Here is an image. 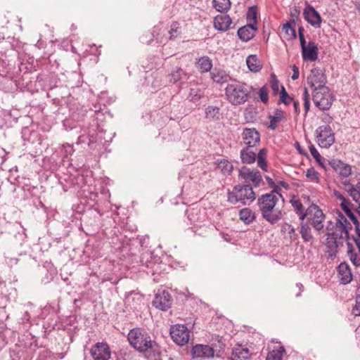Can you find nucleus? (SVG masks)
Wrapping results in <instances>:
<instances>
[{"mask_svg":"<svg viewBox=\"0 0 360 360\" xmlns=\"http://www.w3.org/2000/svg\"><path fill=\"white\" fill-rule=\"evenodd\" d=\"M213 6L219 12L227 11L231 7L230 0H213Z\"/></svg>","mask_w":360,"mask_h":360,"instance_id":"obj_35","label":"nucleus"},{"mask_svg":"<svg viewBox=\"0 0 360 360\" xmlns=\"http://www.w3.org/2000/svg\"><path fill=\"white\" fill-rule=\"evenodd\" d=\"M270 83H271V87L274 93L276 94L279 90V84H278V79H276V77L274 75H271V79Z\"/></svg>","mask_w":360,"mask_h":360,"instance_id":"obj_50","label":"nucleus"},{"mask_svg":"<svg viewBox=\"0 0 360 360\" xmlns=\"http://www.w3.org/2000/svg\"><path fill=\"white\" fill-rule=\"evenodd\" d=\"M296 285L299 289V292L296 294V297H298L301 295L302 292L304 290V286L301 283H297Z\"/></svg>","mask_w":360,"mask_h":360,"instance_id":"obj_55","label":"nucleus"},{"mask_svg":"<svg viewBox=\"0 0 360 360\" xmlns=\"http://www.w3.org/2000/svg\"><path fill=\"white\" fill-rule=\"evenodd\" d=\"M338 271L341 283L346 285L352 280L351 269L345 262L341 263L338 267Z\"/></svg>","mask_w":360,"mask_h":360,"instance_id":"obj_24","label":"nucleus"},{"mask_svg":"<svg viewBox=\"0 0 360 360\" xmlns=\"http://www.w3.org/2000/svg\"><path fill=\"white\" fill-rule=\"evenodd\" d=\"M239 177L247 184H252L254 187H258L262 181V177L257 169H251L247 167H243L239 170Z\"/></svg>","mask_w":360,"mask_h":360,"instance_id":"obj_11","label":"nucleus"},{"mask_svg":"<svg viewBox=\"0 0 360 360\" xmlns=\"http://www.w3.org/2000/svg\"><path fill=\"white\" fill-rule=\"evenodd\" d=\"M338 172V174L343 177L347 178L352 174V168L350 165L344 163Z\"/></svg>","mask_w":360,"mask_h":360,"instance_id":"obj_43","label":"nucleus"},{"mask_svg":"<svg viewBox=\"0 0 360 360\" xmlns=\"http://www.w3.org/2000/svg\"><path fill=\"white\" fill-rule=\"evenodd\" d=\"M352 228L351 223L342 214H339V217L335 221H328L324 244L330 256L335 255L338 248L342 245L345 240H348L349 231Z\"/></svg>","mask_w":360,"mask_h":360,"instance_id":"obj_1","label":"nucleus"},{"mask_svg":"<svg viewBox=\"0 0 360 360\" xmlns=\"http://www.w3.org/2000/svg\"><path fill=\"white\" fill-rule=\"evenodd\" d=\"M266 179L269 186H271V187L274 186L275 183H274V181H273V179L271 177L266 176Z\"/></svg>","mask_w":360,"mask_h":360,"instance_id":"obj_57","label":"nucleus"},{"mask_svg":"<svg viewBox=\"0 0 360 360\" xmlns=\"http://www.w3.org/2000/svg\"><path fill=\"white\" fill-rule=\"evenodd\" d=\"M257 30V26L247 24L238 29V36L243 41H248L255 37Z\"/></svg>","mask_w":360,"mask_h":360,"instance_id":"obj_21","label":"nucleus"},{"mask_svg":"<svg viewBox=\"0 0 360 360\" xmlns=\"http://www.w3.org/2000/svg\"><path fill=\"white\" fill-rule=\"evenodd\" d=\"M197 65L201 72H208L211 70L212 66V60L208 57L204 56L198 60Z\"/></svg>","mask_w":360,"mask_h":360,"instance_id":"obj_34","label":"nucleus"},{"mask_svg":"<svg viewBox=\"0 0 360 360\" xmlns=\"http://www.w3.org/2000/svg\"><path fill=\"white\" fill-rule=\"evenodd\" d=\"M246 64L251 72H257L262 69V64L256 55L248 56Z\"/></svg>","mask_w":360,"mask_h":360,"instance_id":"obj_29","label":"nucleus"},{"mask_svg":"<svg viewBox=\"0 0 360 360\" xmlns=\"http://www.w3.org/2000/svg\"><path fill=\"white\" fill-rule=\"evenodd\" d=\"M347 255L352 264L356 267H360V243L356 241L357 250H355L353 245L347 242Z\"/></svg>","mask_w":360,"mask_h":360,"instance_id":"obj_23","label":"nucleus"},{"mask_svg":"<svg viewBox=\"0 0 360 360\" xmlns=\"http://www.w3.org/2000/svg\"><path fill=\"white\" fill-rule=\"evenodd\" d=\"M284 117V112L281 109H276L273 115L269 116V119L270 120L269 128L273 130L276 129L278 126V123L283 120Z\"/></svg>","mask_w":360,"mask_h":360,"instance_id":"obj_28","label":"nucleus"},{"mask_svg":"<svg viewBox=\"0 0 360 360\" xmlns=\"http://www.w3.org/2000/svg\"><path fill=\"white\" fill-rule=\"evenodd\" d=\"M232 20L228 15H217L214 19V27L215 29L225 32L230 28Z\"/></svg>","mask_w":360,"mask_h":360,"instance_id":"obj_22","label":"nucleus"},{"mask_svg":"<svg viewBox=\"0 0 360 360\" xmlns=\"http://www.w3.org/2000/svg\"><path fill=\"white\" fill-rule=\"evenodd\" d=\"M258 94H259V97L262 103H264L265 104L268 103V101H269V91H268V88L266 86H264L259 89Z\"/></svg>","mask_w":360,"mask_h":360,"instance_id":"obj_44","label":"nucleus"},{"mask_svg":"<svg viewBox=\"0 0 360 360\" xmlns=\"http://www.w3.org/2000/svg\"><path fill=\"white\" fill-rule=\"evenodd\" d=\"M172 297L166 290L159 291L155 297L153 304L158 309L165 311L172 305Z\"/></svg>","mask_w":360,"mask_h":360,"instance_id":"obj_15","label":"nucleus"},{"mask_svg":"<svg viewBox=\"0 0 360 360\" xmlns=\"http://www.w3.org/2000/svg\"><path fill=\"white\" fill-rule=\"evenodd\" d=\"M170 82L176 83L182 79H187V74L180 68H176L170 74Z\"/></svg>","mask_w":360,"mask_h":360,"instance_id":"obj_33","label":"nucleus"},{"mask_svg":"<svg viewBox=\"0 0 360 360\" xmlns=\"http://www.w3.org/2000/svg\"><path fill=\"white\" fill-rule=\"evenodd\" d=\"M91 355L94 360H108L110 350L106 343L98 342L91 349Z\"/></svg>","mask_w":360,"mask_h":360,"instance_id":"obj_16","label":"nucleus"},{"mask_svg":"<svg viewBox=\"0 0 360 360\" xmlns=\"http://www.w3.org/2000/svg\"><path fill=\"white\" fill-rule=\"evenodd\" d=\"M329 165L336 172H338L340 167L342 166L344 162L338 159H333L329 161Z\"/></svg>","mask_w":360,"mask_h":360,"instance_id":"obj_47","label":"nucleus"},{"mask_svg":"<svg viewBox=\"0 0 360 360\" xmlns=\"http://www.w3.org/2000/svg\"><path fill=\"white\" fill-rule=\"evenodd\" d=\"M292 75L291 76V78L292 80H296L299 78V75H300V73H299V68L295 65H292Z\"/></svg>","mask_w":360,"mask_h":360,"instance_id":"obj_54","label":"nucleus"},{"mask_svg":"<svg viewBox=\"0 0 360 360\" xmlns=\"http://www.w3.org/2000/svg\"><path fill=\"white\" fill-rule=\"evenodd\" d=\"M254 147H244L240 152V158L243 164H252L257 160V165L264 171H267L266 158L267 150L262 148L257 154L253 150Z\"/></svg>","mask_w":360,"mask_h":360,"instance_id":"obj_6","label":"nucleus"},{"mask_svg":"<svg viewBox=\"0 0 360 360\" xmlns=\"http://www.w3.org/2000/svg\"><path fill=\"white\" fill-rule=\"evenodd\" d=\"M304 19L314 27H321V18L319 13L311 6H307L303 12Z\"/></svg>","mask_w":360,"mask_h":360,"instance_id":"obj_18","label":"nucleus"},{"mask_svg":"<svg viewBox=\"0 0 360 360\" xmlns=\"http://www.w3.org/2000/svg\"><path fill=\"white\" fill-rule=\"evenodd\" d=\"M308 96H309V95H308L307 89V88H304V89L303 100H304V108L305 114L307 113V112L309 110V107H310V103H309Z\"/></svg>","mask_w":360,"mask_h":360,"instance_id":"obj_48","label":"nucleus"},{"mask_svg":"<svg viewBox=\"0 0 360 360\" xmlns=\"http://www.w3.org/2000/svg\"><path fill=\"white\" fill-rule=\"evenodd\" d=\"M307 82L311 87L326 86V77L321 69L314 68L311 69V73L307 77Z\"/></svg>","mask_w":360,"mask_h":360,"instance_id":"obj_14","label":"nucleus"},{"mask_svg":"<svg viewBox=\"0 0 360 360\" xmlns=\"http://www.w3.org/2000/svg\"><path fill=\"white\" fill-rule=\"evenodd\" d=\"M309 149L310 151L311 155L313 156V158L316 160V161L324 169H326V167L325 166L324 163L322 162V157L315 148L314 145H310L309 146Z\"/></svg>","mask_w":360,"mask_h":360,"instance_id":"obj_40","label":"nucleus"},{"mask_svg":"<svg viewBox=\"0 0 360 360\" xmlns=\"http://www.w3.org/2000/svg\"><path fill=\"white\" fill-rule=\"evenodd\" d=\"M193 357L196 358H210L214 354L213 348L209 345H198L193 347L192 349Z\"/></svg>","mask_w":360,"mask_h":360,"instance_id":"obj_20","label":"nucleus"},{"mask_svg":"<svg viewBox=\"0 0 360 360\" xmlns=\"http://www.w3.org/2000/svg\"><path fill=\"white\" fill-rule=\"evenodd\" d=\"M293 105H294L295 112H298V103L297 101H294Z\"/></svg>","mask_w":360,"mask_h":360,"instance_id":"obj_58","label":"nucleus"},{"mask_svg":"<svg viewBox=\"0 0 360 360\" xmlns=\"http://www.w3.org/2000/svg\"><path fill=\"white\" fill-rule=\"evenodd\" d=\"M285 349L283 347H279L277 349H274L269 352L266 360H281Z\"/></svg>","mask_w":360,"mask_h":360,"instance_id":"obj_38","label":"nucleus"},{"mask_svg":"<svg viewBox=\"0 0 360 360\" xmlns=\"http://www.w3.org/2000/svg\"><path fill=\"white\" fill-rule=\"evenodd\" d=\"M250 353L248 349L243 348L241 346L235 347L229 357L230 360H248Z\"/></svg>","mask_w":360,"mask_h":360,"instance_id":"obj_25","label":"nucleus"},{"mask_svg":"<svg viewBox=\"0 0 360 360\" xmlns=\"http://www.w3.org/2000/svg\"><path fill=\"white\" fill-rule=\"evenodd\" d=\"M225 92L229 103L234 105H240L247 101L250 90L246 84L238 82L229 84Z\"/></svg>","mask_w":360,"mask_h":360,"instance_id":"obj_4","label":"nucleus"},{"mask_svg":"<svg viewBox=\"0 0 360 360\" xmlns=\"http://www.w3.org/2000/svg\"><path fill=\"white\" fill-rule=\"evenodd\" d=\"M211 77L214 82L219 84L227 82L231 79L229 75L222 70H214L211 72Z\"/></svg>","mask_w":360,"mask_h":360,"instance_id":"obj_27","label":"nucleus"},{"mask_svg":"<svg viewBox=\"0 0 360 360\" xmlns=\"http://www.w3.org/2000/svg\"><path fill=\"white\" fill-rule=\"evenodd\" d=\"M283 31L289 37V38H295L296 32L295 30L291 26L289 22L284 24L282 27Z\"/></svg>","mask_w":360,"mask_h":360,"instance_id":"obj_45","label":"nucleus"},{"mask_svg":"<svg viewBox=\"0 0 360 360\" xmlns=\"http://www.w3.org/2000/svg\"><path fill=\"white\" fill-rule=\"evenodd\" d=\"M352 314L355 316H360V295L356 296L355 304L352 308Z\"/></svg>","mask_w":360,"mask_h":360,"instance_id":"obj_49","label":"nucleus"},{"mask_svg":"<svg viewBox=\"0 0 360 360\" xmlns=\"http://www.w3.org/2000/svg\"><path fill=\"white\" fill-rule=\"evenodd\" d=\"M178 28H179L178 23L176 22H173L171 26V29L169 31V33L170 35L169 36L170 39H172L176 37Z\"/></svg>","mask_w":360,"mask_h":360,"instance_id":"obj_52","label":"nucleus"},{"mask_svg":"<svg viewBox=\"0 0 360 360\" xmlns=\"http://www.w3.org/2000/svg\"><path fill=\"white\" fill-rule=\"evenodd\" d=\"M333 195L340 202V205L344 212H348L349 210L353 209L354 205L352 202L346 198L340 191L334 190Z\"/></svg>","mask_w":360,"mask_h":360,"instance_id":"obj_26","label":"nucleus"},{"mask_svg":"<svg viewBox=\"0 0 360 360\" xmlns=\"http://www.w3.org/2000/svg\"><path fill=\"white\" fill-rule=\"evenodd\" d=\"M341 184L345 191L349 194L356 205V210L360 216V181L352 184L348 179L342 180Z\"/></svg>","mask_w":360,"mask_h":360,"instance_id":"obj_12","label":"nucleus"},{"mask_svg":"<svg viewBox=\"0 0 360 360\" xmlns=\"http://www.w3.org/2000/svg\"><path fill=\"white\" fill-rule=\"evenodd\" d=\"M296 144H297V148L299 150L300 153L303 154L302 150H301L300 144L298 143H297Z\"/></svg>","mask_w":360,"mask_h":360,"instance_id":"obj_59","label":"nucleus"},{"mask_svg":"<svg viewBox=\"0 0 360 360\" xmlns=\"http://www.w3.org/2000/svg\"><path fill=\"white\" fill-rule=\"evenodd\" d=\"M295 229L294 228H291L290 231H289V233L290 234L295 233Z\"/></svg>","mask_w":360,"mask_h":360,"instance_id":"obj_60","label":"nucleus"},{"mask_svg":"<svg viewBox=\"0 0 360 360\" xmlns=\"http://www.w3.org/2000/svg\"><path fill=\"white\" fill-rule=\"evenodd\" d=\"M241 137L245 147H256L260 143V135L255 128H245Z\"/></svg>","mask_w":360,"mask_h":360,"instance_id":"obj_13","label":"nucleus"},{"mask_svg":"<svg viewBox=\"0 0 360 360\" xmlns=\"http://www.w3.org/2000/svg\"><path fill=\"white\" fill-rule=\"evenodd\" d=\"M300 232L304 241L309 242L312 240L311 228L307 224L302 223Z\"/></svg>","mask_w":360,"mask_h":360,"instance_id":"obj_37","label":"nucleus"},{"mask_svg":"<svg viewBox=\"0 0 360 360\" xmlns=\"http://www.w3.org/2000/svg\"><path fill=\"white\" fill-rule=\"evenodd\" d=\"M306 176L313 182L319 183L320 181V175L313 167L307 170Z\"/></svg>","mask_w":360,"mask_h":360,"instance_id":"obj_41","label":"nucleus"},{"mask_svg":"<svg viewBox=\"0 0 360 360\" xmlns=\"http://www.w3.org/2000/svg\"><path fill=\"white\" fill-rule=\"evenodd\" d=\"M345 213L347 214V216L353 221V223L355 224V227L356 226H359L358 220L354 215V214L352 212V209L349 210L348 212H345Z\"/></svg>","mask_w":360,"mask_h":360,"instance_id":"obj_53","label":"nucleus"},{"mask_svg":"<svg viewBox=\"0 0 360 360\" xmlns=\"http://www.w3.org/2000/svg\"><path fill=\"white\" fill-rule=\"evenodd\" d=\"M255 200V193L250 184L236 185L228 192V201L233 205L240 202L250 205Z\"/></svg>","mask_w":360,"mask_h":360,"instance_id":"obj_5","label":"nucleus"},{"mask_svg":"<svg viewBox=\"0 0 360 360\" xmlns=\"http://www.w3.org/2000/svg\"><path fill=\"white\" fill-rule=\"evenodd\" d=\"M318 47L313 41L308 42L306 47L302 49V58L304 60L315 61L318 58Z\"/></svg>","mask_w":360,"mask_h":360,"instance_id":"obj_19","label":"nucleus"},{"mask_svg":"<svg viewBox=\"0 0 360 360\" xmlns=\"http://www.w3.org/2000/svg\"><path fill=\"white\" fill-rule=\"evenodd\" d=\"M292 100V98H290L288 93L286 92L284 86H281V99L280 101L285 105H289L290 102Z\"/></svg>","mask_w":360,"mask_h":360,"instance_id":"obj_46","label":"nucleus"},{"mask_svg":"<svg viewBox=\"0 0 360 360\" xmlns=\"http://www.w3.org/2000/svg\"><path fill=\"white\" fill-rule=\"evenodd\" d=\"M303 32H304V29L300 27L298 30V34H299V39H300V46H301L302 49H304V47H306L307 45V44L305 41V38H304Z\"/></svg>","mask_w":360,"mask_h":360,"instance_id":"obj_51","label":"nucleus"},{"mask_svg":"<svg viewBox=\"0 0 360 360\" xmlns=\"http://www.w3.org/2000/svg\"><path fill=\"white\" fill-rule=\"evenodd\" d=\"M205 117L212 120H218L221 114L219 108L217 106L209 105L205 109Z\"/></svg>","mask_w":360,"mask_h":360,"instance_id":"obj_32","label":"nucleus"},{"mask_svg":"<svg viewBox=\"0 0 360 360\" xmlns=\"http://www.w3.org/2000/svg\"><path fill=\"white\" fill-rule=\"evenodd\" d=\"M290 202L300 219L303 221L307 217V210L304 211L301 201L300 200H292Z\"/></svg>","mask_w":360,"mask_h":360,"instance_id":"obj_31","label":"nucleus"},{"mask_svg":"<svg viewBox=\"0 0 360 360\" xmlns=\"http://www.w3.org/2000/svg\"><path fill=\"white\" fill-rule=\"evenodd\" d=\"M354 6H355V9L357 11L358 13L360 15V0H355Z\"/></svg>","mask_w":360,"mask_h":360,"instance_id":"obj_56","label":"nucleus"},{"mask_svg":"<svg viewBox=\"0 0 360 360\" xmlns=\"http://www.w3.org/2000/svg\"><path fill=\"white\" fill-rule=\"evenodd\" d=\"M313 101L320 110H326L332 105V96L327 86L316 87L313 93Z\"/></svg>","mask_w":360,"mask_h":360,"instance_id":"obj_8","label":"nucleus"},{"mask_svg":"<svg viewBox=\"0 0 360 360\" xmlns=\"http://www.w3.org/2000/svg\"><path fill=\"white\" fill-rule=\"evenodd\" d=\"M247 24H251L253 26H257V8L255 6L249 8L247 13Z\"/></svg>","mask_w":360,"mask_h":360,"instance_id":"obj_39","label":"nucleus"},{"mask_svg":"<svg viewBox=\"0 0 360 360\" xmlns=\"http://www.w3.org/2000/svg\"><path fill=\"white\" fill-rule=\"evenodd\" d=\"M279 191L281 188L276 187L270 193L263 194L257 199V205L262 217L271 224H276L283 217L282 211L276 207L278 196L282 197Z\"/></svg>","mask_w":360,"mask_h":360,"instance_id":"obj_2","label":"nucleus"},{"mask_svg":"<svg viewBox=\"0 0 360 360\" xmlns=\"http://www.w3.org/2000/svg\"><path fill=\"white\" fill-rule=\"evenodd\" d=\"M158 260L159 259L153 257L151 252L145 251L141 255L140 263L142 266H145L149 269V271H147L148 274L150 273L154 275L158 273Z\"/></svg>","mask_w":360,"mask_h":360,"instance_id":"obj_17","label":"nucleus"},{"mask_svg":"<svg viewBox=\"0 0 360 360\" xmlns=\"http://www.w3.org/2000/svg\"><path fill=\"white\" fill-rule=\"evenodd\" d=\"M202 96L201 91L199 89L193 88L190 89L188 98L191 101L196 102Z\"/></svg>","mask_w":360,"mask_h":360,"instance_id":"obj_42","label":"nucleus"},{"mask_svg":"<svg viewBox=\"0 0 360 360\" xmlns=\"http://www.w3.org/2000/svg\"><path fill=\"white\" fill-rule=\"evenodd\" d=\"M128 340L131 347L140 352L154 349L157 344L153 341L148 333L143 329L136 328L128 333Z\"/></svg>","mask_w":360,"mask_h":360,"instance_id":"obj_3","label":"nucleus"},{"mask_svg":"<svg viewBox=\"0 0 360 360\" xmlns=\"http://www.w3.org/2000/svg\"><path fill=\"white\" fill-rule=\"evenodd\" d=\"M169 332L172 339L176 344L182 346L188 342L190 333L186 326L183 324L172 326Z\"/></svg>","mask_w":360,"mask_h":360,"instance_id":"obj_10","label":"nucleus"},{"mask_svg":"<svg viewBox=\"0 0 360 360\" xmlns=\"http://www.w3.org/2000/svg\"><path fill=\"white\" fill-rule=\"evenodd\" d=\"M307 217L312 227L318 231L319 234L323 232V222L326 219V215L318 205L315 204L311 205L307 209Z\"/></svg>","mask_w":360,"mask_h":360,"instance_id":"obj_7","label":"nucleus"},{"mask_svg":"<svg viewBox=\"0 0 360 360\" xmlns=\"http://www.w3.org/2000/svg\"><path fill=\"white\" fill-rule=\"evenodd\" d=\"M316 138L318 145L329 148L335 142V134L329 125H322L316 129Z\"/></svg>","mask_w":360,"mask_h":360,"instance_id":"obj_9","label":"nucleus"},{"mask_svg":"<svg viewBox=\"0 0 360 360\" xmlns=\"http://www.w3.org/2000/svg\"><path fill=\"white\" fill-rule=\"evenodd\" d=\"M217 168L224 174H230L233 169V165L229 161L223 159L218 161Z\"/></svg>","mask_w":360,"mask_h":360,"instance_id":"obj_36","label":"nucleus"},{"mask_svg":"<svg viewBox=\"0 0 360 360\" xmlns=\"http://www.w3.org/2000/svg\"><path fill=\"white\" fill-rule=\"evenodd\" d=\"M239 217L241 221L245 224H250L255 219V214L250 208H243L239 212Z\"/></svg>","mask_w":360,"mask_h":360,"instance_id":"obj_30","label":"nucleus"}]
</instances>
